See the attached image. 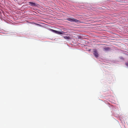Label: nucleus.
<instances>
[{
  "label": "nucleus",
  "instance_id": "nucleus-1",
  "mask_svg": "<svg viewBox=\"0 0 128 128\" xmlns=\"http://www.w3.org/2000/svg\"><path fill=\"white\" fill-rule=\"evenodd\" d=\"M50 30L51 31L56 34H65V32L63 31L59 32L51 29H50Z\"/></svg>",
  "mask_w": 128,
  "mask_h": 128
},
{
  "label": "nucleus",
  "instance_id": "nucleus-2",
  "mask_svg": "<svg viewBox=\"0 0 128 128\" xmlns=\"http://www.w3.org/2000/svg\"><path fill=\"white\" fill-rule=\"evenodd\" d=\"M67 20L72 22H80V21L75 19L74 18H68Z\"/></svg>",
  "mask_w": 128,
  "mask_h": 128
},
{
  "label": "nucleus",
  "instance_id": "nucleus-3",
  "mask_svg": "<svg viewBox=\"0 0 128 128\" xmlns=\"http://www.w3.org/2000/svg\"><path fill=\"white\" fill-rule=\"evenodd\" d=\"M94 54L96 58H97L98 56V54L96 50H95L93 51Z\"/></svg>",
  "mask_w": 128,
  "mask_h": 128
},
{
  "label": "nucleus",
  "instance_id": "nucleus-4",
  "mask_svg": "<svg viewBox=\"0 0 128 128\" xmlns=\"http://www.w3.org/2000/svg\"><path fill=\"white\" fill-rule=\"evenodd\" d=\"M30 4L32 6H37L38 4L35 3H34L32 2H29Z\"/></svg>",
  "mask_w": 128,
  "mask_h": 128
},
{
  "label": "nucleus",
  "instance_id": "nucleus-5",
  "mask_svg": "<svg viewBox=\"0 0 128 128\" xmlns=\"http://www.w3.org/2000/svg\"><path fill=\"white\" fill-rule=\"evenodd\" d=\"M64 39L66 40H69L70 39V37L69 36H64Z\"/></svg>",
  "mask_w": 128,
  "mask_h": 128
},
{
  "label": "nucleus",
  "instance_id": "nucleus-6",
  "mask_svg": "<svg viewBox=\"0 0 128 128\" xmlns=\"http://www.w3.org/2000/svg\"><path fill=\"white\" fill-rule=\"evenodd\" d=\"M104 49L106 50H109V48H104Z\"/></svg>",
  "mask_w": 128,
  "mask_h": 128
},
{
  "label": "nucleus",
  "instance_id": "nucleus-7",
  "mask_svg": "<svg viewBox=\"0 0 128 128\" xmlns=\"http://www.w3.org/2000/svg\"><path fill=\"white\" fill-rule=\"evenodd\" d=\"M125 64L126 66H128V62L127 63H125Z\"/></svg>",
  "mask_w": 128,
  "mask_h": 128
},
{
  "label": "nucleus",
  "instance_id": "nucleus-8",
  "mask_svg": "<svg viewBox=\"0 0 128 128\" xmlns=\"http://www.w3.org/2000/svg\"><path fill=\"white\" fill-rule=\"evenodd\" d=\"M37 25H39V26H40V25H39V24H36Z\"/></svg>",
  "mask_w": 128,
  "mask_h": 128
}]
</instances>
